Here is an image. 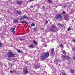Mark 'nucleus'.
<instances>
[{"mask_svg": "<svg viewBox=\"0 0 75 75\" xmlns=\"http://www.w3.org/2000/svg\"><path fill=\"white\" fill-rule=\"evenodd\" d=\"M23 72L24 74H26L28 73V71L27 69L24 70Z\"/></svg>", "mask_w": 75, "mask_h": 75, "instance_id": "12", "label": "nucleus"}, {"mask_svg": "<svg viewBox=\"0 0 75 75\" xmlns=\"http://www.w3.org/2000/svg\"><path fill=\"white\" fill-rule=\"evenodd\" d=\"M66 7H67V6H64V8H66Z\"/></svg>", "mask_w": 75, "mask_h": 75, "instance_id": "49", "label": "nucleus"}, {"mask_svg": "<svg viewBox=\"0 0 75 75\" xmlns=\"http://www.w3.org/2000/svg\"><path fill=\"white\" fill-rule=\"evenodd\" d=\"M48 21H47L45 22V24L47 25V24H48Z\"/></svg>", "mask_w": 75, "mask_h": 75, "instance_id": "31", "label": "nucleus"}, {"mask_svg": "<svg viewBox=\"0 0 75 75\" xmlns=\"http://www.w3.org/2000/svg\"><path fill=\"white\" fill-rule=\"evenodd\" d=\"M54 49L53 48L51 50V55H53V54H54Z\"/></svg>", "mask_w": 75, "mask_h": 75, "instance_id": "14", "label": "nucleus"}, {"mask_svg": "<svg viewBox=\"0 0 75 75\" xmlns=\"http://www.w3.org/2000/svg\"><path fill=\"white\" fill-rule=\"evenodd\" d=\"M20 20H21V18L20 19Z\"/></svg>", "mask_w": 75, "mask_h": 75, "instance_id": "53", "label": "nucleus"}, {"mask_svg": "<svg viewBox=\"0 0 75 75\" xmlns=\"http://www.w3.org/2000/svg\"><path fill=\"white\" fill-rule=\"evenodd\" d=\"M58 25H59V26H61V27H63V25L61 24V23H58Z\"/></svg>", "mask_w": 75, "mask_h": 75, "instance_id": "17", "label": "nucleus"}, {"mask_svg": "<svg viewBox=\"0 0 75 75\" xmlns=\"http://www.w3.org/2000/svg\"><path fill=\"white\" fill-rule=\"evenodd\" d=\"M34 45L33 44H31L30 45V48H33Z\"/></svg>", "mask_w": 75, "mask_h": 75, "instance_id": "11", "label": "nucleus"}, {"mask_svg": "<svg viewBox=\"0 0 75 75\" xmlns=\"http://www.w3.org/2000/svg\"><path fill=\"white\" fill-rule=\"evenodd\" d=\"M65 52H66L65 51H63V53L64 55H66V53H65Z\"/></svg>", "mask_w": 75, "mask_h": 75, "instance_id": "23", "label": "nucleus"}, {"mask_svg": "<svg viewBox=\"0 0 75 75\" xmlns=\"http://www.w3.org/2000/svg\"><path fill=\"white\" fill-rule=\"evenodd\" d=\"M65 57H66V56H64V55H62V58H65Z\"/></svg>", "mask_w": 75, "mask_h": 75, "instance_id": "22", "label": "nucleus"}, {"mask_svg": "<svg viewBox=\"0 0 75 75\" xmlns=\"http://www.w3.org/2000/svg\"><path fill=\"white\" fill-rule=\"evenodd\" d=\"M48 57H49V53L47 52H44L42 56L41 59L42 60H44V59L47 58Z\"/></svg>", "mask_w": 75, "mask_h": 75, "instance_id": "1", "label": "nucleus"}, {"mask_svg": "<svg viewBox=\"0 0 75 75\" xmlns=\"http://www.w3.org/2000/svg\"><path fill=\"white\" fill-rule=\"evenodd\" d=\"M16 4H19V5H21V4H22V1H19L16 2Z\"/></svg>", "mask_w": 75, "mask_h": 75, "instance_id": "9", "label": "nucleus"}, {"mask_svg": "<svg viewBox=\"0 0 75 75\" xmlns=\"http://www.w3.org/2000/svg\"><path fill=\"white\" fill-rule=\"evenodd\" d=\"M10 72H11V73H13V71H11V70L10 71Z\"/></svg>", "mask_w": 75, "mask_h": 75, "instance_id": "35", "label": "nucleus"}, {"mask_svg": "<svg viewBox=\"0 0 75 75\" xmlns=\"http://www.w3.org/2000/svg\"><path fill=\"white\" fill-rule=\"evenodd\" d=\"M21 20H24V19L23 18H21Z\"/></svg>", "mask_w": 75, "mask_h": 75, "instance_id": "51", "label": "nucleus"}, {"mask_svg": "<svg viewBox=\"0 0 75 75\" xmlns=\"http://www.w3.org/2000/svg\"><path fill=\"white\" fill-rule=\"evenodd\" d=\"M16 13L18 14V15H21V12L19 11H17L16 12Z\"/></svg>", "mask_w": 75, "mask_h": 75, "instance_id": "8", "label": "nucleus"}, {"mask_svg": "<svg viewBox=\"0 0 75 75\" xmlns=\"http://www.w3.org/2000/svg\"><path fill=\"white\" fill-rule=\"evenodd\" d=\"M62 75H66L65 73H63L62 74Z\"/></svg>", "mask_w": 75, "mask_h": 75, "instance_id": "46", "label": "nucleus"}, {"mask_svg": "<svg viewBox=\"0 0 75 75\" xmlns=\"http://www.w3.org/2000/svg\"><path fill=\"white\" fill-rule=\"evenodd\" d=\"M35 24L32 23L31 24V26H35Z\"/></svg>", "mask_w": 75, "mask_h": 75, "instance_id": "27", "label": "nucleus"}, {"mask_svg": "<svg viewBox=\"0 0 75 75\" xmlns=\"http://www.w3.org/2000/svg\"><path fill=\"white\" fill-rule=\"evenodd\" d=\"M50 30L53 33H54V32H57V30L56 29H53L52 28H51L50 29Z\"/></svg>", "mask_w": 75, "mask_h": 75, "instance_id": "6", "label": "nucleus"}, {"mask_svg": "<svg viewBox=\"0 0 75 75\" xmlns=\"http://www.w3.org/2000/svg\"><path fill=\"white\" fill-rule=\"evenodd\" d=\"M40 69H42V70H43V69H42V67H41L40 68Z\"/></svg>", "mask_w": 75, "mask_h": 75, "instance_id": "37", "label": "nucleus"}, {"mask_svg": "<svg viewBox=\"0 0 75 75\" xmlns=\"http://www.w3.org/2000/svg\"><path fill=\"white\" fill-rule=\"evenodd\" d=\"M42 9H43V10H45V7H44V6L42 7Z\"/></svg>", "mask_w": 75, "mask_h": 75, "instance_id": "33", "label": "nucleus"}, {"mask_svg": "<svg viewBox=\"0 0 75 75\" xmlns=\"http://www.w3.org/2000/svg\"><path fill=\"white\" fill-rule=\"evenodd\" d=\"M15 54H13L12 52L11 51H9L8 52V54H7V55L8 56V57H14V56H15Z\"/></svg>", "mask_w": 75, "mask_h": 75, "instance_id": "2", "label": "nucleus"}, {"mask_svg": "<svg viewBox=\"0 0 75 75\" xmlns=\"http://www.w3.org/2000/svg\"><path fill=\"white\" fill-rule=\"evenodd\" d=\"M48 1L49 3H52V1H51V0H48Z\"/></svg>", "mask_w": 75, "mask_h": 75, "instance_id": "25", "label": "nucleus"}, {"mask_svg": "<svg viewBox=\"0 0 75 75\" xmlns=\"http://www.w3.org/2000/svg\"><path fill=\"white\" fill-rule=\"evenodd\" d=\"M73 41H74V42H75V39H73Z\"/></svg>", "mask_w": 75, "mask_h": 75, "instance_id": "47", "label": "nucleus"}, {"mask_svg": "<svg viewBox=\"0 0 75 75\" xmlns=\"http://www.w3.org/2000/svg\"><path fill=\"white\" fill-rule=\"evenodd\" d=\"M73 59H74V60H75V56H74L73 57Z\"/></svg>", "mask_w": 75, "mask_h": 75, "instance_id": "34", "label": "nucleus"}, {"mask_svg": "<svg viewBox=\"0 0 75 75\" xmlns=\"http://www.w3.org/2000/svg\"><path fill=\"white\" fill-rule=\"evenodd\" d=\"M13 21L14 23H16L18 22V21L17 20V19H14Z\"/></svg>", "mask_w": 75, "mask_h": 75, "instance_id": "15", "label": "nucleus"}, {"mask_svg": "<svg viewBox=\"0 0 75 75\" xmlns=\"http://www.w3.org/2000/svg\"><path fill=\"white\" fill-rule=\"evenodd\" d=\"M18 53H22V52L20 50H18L17 51Z\"/></svg>", "mask_w": 75, "mask_h": 75, "instance_id": "20", "label": "nucleus"}, {"mask_svg": "<svg viewBox=\"0 0 75 75\" xmlns=\"http://www.w3.org/2000/svg\"><path fill=\"white\" fill-rule=\"evenodd\" d=\"M23 18H25L26 20H28V18L26 16V15H25L23 16Z\"/></svg>", "mask_w": 75, "mask_h": 75, "instance_id": "13", "label": "nucleus"}, {"mask_svg": "<svg viewBox=\"0 0 75 75\" xmlns=\"http://www.w3.org/2000/svg\"><path fill=\"white\" fill-rule=\"evenodd\" d=\"M55 18L56 19H62V16L60 14H57L55 16Z\"/></svg>", "mask_w": 75, "mask_h": 75, "instance_id": "3", "label": "nucleus"}, {"mask_svg": "<svg viewBox=\"0 0 75 75\" xmlns=\"http://www.w3.org/2000/svg\"><path fill=\"white\" fill-rule=\"evenodd\" d=\"M64 17H68L67 16H64Z\"/></svg>", "mask_w": 75, "mask_h": 75, "instance_id": "52", "label": "nucleus"}, {"mask_svg": "<svg viewBox=\"0 0 75 75\" xmlns=\"http://www.w3.org/2000/svg\"><path fill=\"white\" fill-rule=\"evenodd\" d=\"M70 30H71V28L69 27L67 29V31H70Z\"/></svg>", "mask_w": 75, "mask_h": 75, "instance_id": "28", "label": "nucleus"}, {"mask_svg": "<svg viewBox=\"0 0 75 75\" xmlns=\"http://www.w3.org/2000/svg\"><path fill=\"white\" fill-rule=\"evenodd\" d=\"M42 41L44 43V44H43L44 47H46L47 46V43H46V42H45V39H43L42 40Z\"/></svg>", "mask_w": 75, "mask_h": 75, "instance_id": "5", "label": "nucleus"}, {"mask_svg": "<svg viewBox=\"0 0 75 75\" xmlns=\"http://www.w3.org/2000/svg\"><path fill=\"white\" fill-rule=\"evenodd\" d=\"M60 47H61V48H62V47H63V45H62V44H61L60 45Z\"/></svg>", "mask_w": 75, "mask_h": 75, "instance_id": "30", "label": "nucleus"}, {"mask_svg": "<svg viewBox=\"0 0 75 75\" xmlns=\"http://www.w3.org/2000/svg\"><path fill=\"white\" fill-rule=\"evenodd\" d=\"M65 58H67V59H69L70 58V57L69 56H66L65 57Z\"/></svg>", "mask_w": 75, "mask_h": 75, "instance_id": "21", "label": "nucleus"}, {"mask_svg": "<svg viewBox=\"0 0 75 75\" xmlns=\"http://www.w3.org/2000/svg\"><path fill=\"white\" fill-rule=\"evenodd\" d=\"M21 23H24L25 24H26L27 25H28V22H27L25 21H22L21 22Z\"/></svg>", "mask_w": 75, "mask_h": 75, "instance_id": "10", "label": "nucleus"}, {"mask_svg": "<svg viewBox=\"0 0 75 75\" xmlns=\"http://www.w3.org/2000/svg\"><path fill=\"white\" fill-rule=\"evenodd\" d=\"M65 12L64 11L62 12V14H65Z\"/></svg>", "mask_w": 75, "mask_h": 75, "instance_id": "42", "label": "nucleus"}, {"mask_svg": "<svg viewBox=\"0 0 75 75\" xmlns=\"http://www.w3.org/2000/svg\"><path fill=\"white\" fill-rule=\"evenodd\" d=\"M29 0L30 1V2H31V1H34V0Z\"/></svg>", "mask_w": 75, "mask_h": 75, "instance_id": "36", "label": "nucleus"}, {"mask_svg": "<svg viewBox=\"0 0 75 75\" xmlns=\"http://www.w3.org/2000/svg\"><path fill=\"white\" fill-rule=\"evenodd\" d=\"M54 62L56 64H58V60L57 59H56L54 60Z\"/></svg>", "mask_w": 75, "mask_h": 75, "instance_id": "16", "label": "nucleus"}, {"mask_svg": "<svg viewBox=\"0 0 75 75\" xmlns=\"http://www.w3.org/2000/svg\"><path fill=\"white\" fill-rule=\"evenodd\" d=\"M15 28H13V31H14L15 30Z\"/></svg>", "mask_w": 75, "mask_h": 75, "instance_id": "45", "label": "nucleus"}, {"mask_svg": "<svg viewBox=\"0 0 75 75\" xmlns=\"http://www.w3.org/2000/svg\"><path fill=\"white\" fill-rule=\"evenodd\" d=\"M73 51H75V48L74 47L72 48Z\"/></svg>", "mask_w": 75, "mask_h": 75, "instance_id": "32", "label": "nucleus"}, {"mask_svg": "<svg viewBox=\"0 0 75 75\" xmlns=\"http://www.w3.org/2000/svg\"><path fill=\"white\" fill-rule=\"evenodd\" d=\"M40 64L38 63L34 66V69H38V68H40Z\"/></svg>", "mask_w": 75, "mask_h": 75, "instance_id": "4", "label": "nucleus"}, {"mask_svg": "<svg viewBox=\"0 0 75 75\" xmlns=\"http://www.w3.org/2000/svg\"><path fill=\"white\" fill-rule=\"evenodd\" d=\"M50 67H51V68H52V67H53V66L52 65H50Z\"/></svg>", "mask_w": 75, "mask_h": 75, "instance_id": "39", "label": "nucleus"}, {"mask_svg": "<svg viewBox=\"0 0 75 75\" xmlns=\"http://www.w3.org/2000/svg\"><path fill=\"white\" fill-rule=\"evenodd\" d=\"M11 31H14L13 30V29L12 28V29H11Z\"/></svg>", "mask_w": 75, "mask_h": 75, "instance_id": "41", "label": "nucleus"}, {"mask_svg": "<svg viewBox=\"0 0 75 75\" xmlns=\"http://www.w3.org/2000/svg\"><path fill=\"white\" fill-rule=\"evenodd\" d=\"M25 38H22L20 39V40L21 41H23V40H25Z\"/></svg>", "mask_w": 75, "mask_h": 75, "instance_id": "18", "label": "nucleus"}, {"mask_svg": "<svg viewBox=\"0 0 75 75\" xmlns=\"http://www.w3.org/2000/svg\"><path fill=\"white\" fill-rule=\"evenodd\" d=\"M2 44H3V43H0V47H2Z\"/></svg>", "mask_w": 75, "mask_h": 75, "instance_id": "29", "label": "nucleus"}, {"mask_svg": "<svg viewBox=\"0 0 75 75\" xmlns=\"http://www.w3.org/2000/svg\"><path fill=\"white\" fill-rule=\"evenodd\" d=\"M13 33L14 34H15V32H13Z\"/></svg>", "mask_w": 75, "mask_h": 75, "instance_id": "48", "label": "nucleus"}, {"mask_svg": "<svg viewBox=\"0 0 75 75\" xmlns=\"http://www.w3.org/2000/svg\"><path fill=\"white\" fill-rule=\"evenodd\" d=\"M58 35V33H57V35H56V36H57V35Z\"/></svg>", "mask_w": 75, "mask_h": 75, "instance_id": "50", "label": "nucleus"}, {"mask_svg": "<svg viewBox=\"0 0 75 75\" xmlns=\"http://www.w3.org/2000/svg\"><path fill=\"white\" fill-rule=\"evenodd\" d=\"M73 22H74V21L75 22V19H74V20H72Z\"/></svg>", "mask_w": 75, "mask_h": 75, "instance_id": "43", "label": "nucleus"}, {"mask_svg": "<svg viewBox=\"0 0 75 75\" xmlns=\"http://www.w3.org/2000/svg\"><path fill=\"white\" fill-rule=\"evenodd\" d=\"M51 28H57L56 27V26L55 25L53 24L51 26Z\"/></svg>", "mask_w": 75, "mask_h": 75, "instance_id": "7", "label": "nucleus"}, {"mask_svg": "<svg viewBox=\"0 0 75 75\" xmlns=\"http://www.w3.org/2000/svg\"><path fill=\"white\" fill-rule=\"evenodd\" d=\"M70 71L71 73H72V74L74 73V70L72 69H71L70 70Z\"/></svg>", "mask_w": 75, "mask_h": 75, "instance_id": "19", "label": "nucleus"}, {"mask_svg": "<svg viewBox=\"0 0 75 75\" xmlns=\"http://www.w3.org/2000/svg\"><path fill=\"white\" fill-rule=\"evenodd\" d=\"M34 30V31H37V28H35L34 29H33Z\"/></svg>", "mask_w": 75, "mask_h": 75, "instance_id": "26", "label": "nucleus"}, {"mask_svg": "<svg viewBox=\"0 0 75 75\" xmlns=\"http://www.w3.org/2000/svg\"><path fill=\"white\" fill-rule=\"evenodd\" d=\"M65 19L67 20V19H68V17H66L65 18Z\"/></svg>", "mask_w": 75, "mask_h": 75, "instance_id": "40", "label": "nucleus"}, {"mask_svg": "<svg viewBox=\"0 0 75 75\" xmlns=\"http://www.w3.org/2000/svg\"><path fill=\"white\" fill-rule=\"evenodd\" d=\"M33 43L34 44H37V42L35 40L33 41Z\"/></svg>", "mask_w": 75, "mask_h": 75, "instance_id": "24", "label": "nucleus"}, {"mask_svg": "<svg viewBox=\"0 0 75 75\" xmlns=\"http://www.w3.org/2000/svg\"><path fill=\"white\" fill-rule=\"evenodd\" d=\"M30 7H31V8H33V6H30Z\"/></svg>", "mask_w": 75, "mask_h": 75, "instance_id": "44", "label": "nucleus"}, {"mask_svg": "<svg viewBox=\"0 0 75 75\" xmlns=\"http://www.w3.org/2000/svg\"><path fill=\"white\" fill-rule=\"evenodd\" d=\"M13 73H16V71H15V70H13Z\"/></svg>", "mask_w": 75, "mask_h": 75, "instance_id": "38", "label": "nucleus"}]
</instances>
